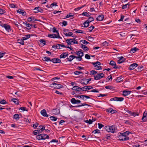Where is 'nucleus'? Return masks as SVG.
I'll return each mask as SVG.
<instances>
[{
  "label": "nucleus",
  "instance_id": "nucleus-12",
  "mask_svg": "<svg viewBox=\"0 0 147 147\" xmlns=\"http://www.w3.org/2000/svg\"><path fill=\"white\" fill-rule=\"evenodd\" d=\"M71 102L73 104H78L81 102L80 100H76L74 98H72L71 100Z\"/></svg>",
  "mask_w": 147,
  "mask_h": 147
},
{
  "label": "nucleus",
  "instance_id": "nucleus-17",
  "mask_svg": "<svg viewBox=\"0 0 147 147\" xmlns=\"http://www.w3.org/2000/svg\"><path fill=\"white\" fill-rule=\"evenodd\" d=\"M23 24H25L27 26V29L28 30H30L31 29V26H33V24H28L27 22H23Z\"/></svg>",
  "mask_w": 147,
  "mask_h": 147
},
{
  "label": "nucleus",
  "instance_id": "nucleus-46",
  "mask_svg": "<svg viewBox=\"0 0 147 147\" xmlns=\"http://www.w3.org/2000/svg\"><path fill=\"white\" fill-rule=\"evenodd\" d=\"M52 121H55L57 120V118L55 117L51 116L50 117Z\"/></svg>",
  "mask_w": 147,
  "mask_h": 147
},
{
  "label": "nucleus",
  "instance_id": "nucleus-11",
  "mask_svg": "<svg viewBox=\"0 0 147 147\" xmlns=\"http://www.w3.org/2000/svg\"><path fill=\"white\" fill-rule=\"evenodd\" d=\"M138 65L136 63H134L131 64L129 66V68L130 70L134 69L136 67H137Z\"/></svg>",
  "mask_w": 147,
  "mask_h": 147
},
{
  "label": "nucleus",
  "instance_id": "nucleus-43",
  "mask_svg": "<svg viewBox=\"0 0 147 147\" xmlns=\"http://www.w3.org/2000/svg\"><path fill=\"white\" fill-rule=\"evenodd\" d=\"M92 133L94 134L96 133H100V131L99 130L97 129H95L92 131Z\"/></svg>",
  "mask_w": 147,
  "mask_h": 147
},
{
  "label": "nucleus",
  "instance_id": "nucleus-55",
  "mask_svg": "<svg viewBox=\"0 0 147 147\" xmlns=\"http://www.w3.org/2000/svg\"><path fill=\"white\" fill-rule=\"evenodd\" d=\"M6 53L5 52L2 53L1 52H0V59Z\"/></svg>",
  "mask_w": 147,
  "mask_h": 147
},
{
  "label": "nucleus",
  "instance_id": "nucleus-42",
  "mask_svg": "<svg viewBox=\"0 0 147 147\" xmlns=\"http://www.w3.org/2000/svg\"><path fill=\"white\" fill-rule=\"evenodd\" d=\"M18 100L16 98H13L11 99V101H13L14 103L16 104L17 105L19 104V102L17 101Z\"/></svg>",
  "mask_w": 147,
  "mask_h": 147
},
{
  "label": "nucleus",
  "instance_id": "nucleus-39",
  "mask_svg": "<svg viewBox=\"0 0 147 147\" xmlns=\"http://www.w3.org/2000/svg\"><path fill=\"white\" fill-rule=\"evenodd\" d=\"M97 73V72L95 70H92L90 71V75H95Z\"/></svg>",
  "mask_w": 147,
  "mask_h": 147
},
{
  "label": "nucleus",
  "instance_id": "nucleus-2",
  "mask_svg": "<svg viewBox=\"0 0 147 147\" xmlns=\"http://www.w3.org/2000/svg\"><path fill=\"white\" fill-rule=\"evenodd\" d=\"M36 138L37 139L40 140H45L46 139H49V137L48 135H47L45 134H38L36 136Z\"/></svg>",
  "mask_w": 147,
  "mask_h": 147
},
{
  "label": "nucleus",
  "instance_id": "nucleus-27",
  "mask_svg": "<svg viewBox=\"0 0 147 147\" xmlns=\"http://www.w3.org/2000/svg\"><path fill=\"white\" fill-rule=\"evenodd\" d=\"M87 80L86 78L82 79L81 81V83L82 84L87 85L88 84Z\"/></svg>",
  "mask_w": 147,
  "mask_h": 147
},
{
  "label": "nucleus",
  "instance_id": "nucleus-6",
  "mask_svg": "<svg viewBox=\"0 0 147 147\" xmlns=\"http://www.w3.org/2000/svg\"><path fill=\"white\" fill-rule=\"evenodd\" d=\"M104 74L103 73L98 74L94 76L95 80H98L104 77Z\"/></svg>",
  "mask_w": 147,
  "mask_h": 147
},
{
  "label": "nucleus",
  "instance_id": "nucleus-58",
  "mask_svg": "<svg viewBox=\"0 0 147 147\" xmlns=\"http://www.w3.org/2000/svg\"><path fill=\"white\" fill-rule=\"evenodd\" d=\"M87 39H88V40L90 41H92V40H93V39H94V38L92 37H91L90 36H89L88 37Z\"/></svg>",
  "mask_w": 147,
  "mask_h": 147
},
{
  "label": "nucleus",
  "instance_id": "nucleus-35",
  "mask_svg": "<svg viewBox=\"0 0 147 147\" xmlns=\"http://www.w3.org/2000/svg\"><path fill=\"white\" fill-rule=\"evenodd\" d=\"M43 60L45 61H51V60L50 59L49 57H45L43 58Z\"/></svg>",
  "mask_w": 147,
  "mask_h": 147
},
{
  "label": "nucleus",
  "instance_id": "nucleus-3",
  "mask_svg": "<svg viewBox=\"0 0 147 147\" xmlns=\"http://www.w3.org/2000/svg\"><path fill=\"white\" fill-rule=\"evenodd\" d=\"M91 63L95 67V69L98 70L102 69L101 66H100L101 63L97 61L96 62H91Z\"/></svg>",
  "mask_w": 147,
  "mask_h": 147
},
{
  "label": "nucleus",
  "instance_id": "nucleus-48",
  "mask_svg": "<svg viewBox=\"0 0 147 147\" xmlns=\"http://www.w3.org/2000/svg\"><path fill=\"white\" fill-rule=\"evenodd\" d=\"M71 13H69V14H68L66 16V18H68L70 17H73L72 18H73L74 16V14H73V15H71Z\"/></svg>",
  "mask_w": 147,
  "mask_h": 147
},
{
  "label": "nucleus",
  "instance_id": "nucleus-51",
  "mask_svg": "<svg viewBox=\"0 0 147 147\" xmlns=\"http://www.w3.org/2000/svg\"><path fill=\"white\" fill-rule=\"evenodd\" d=\"M80 42H82V44H84L85 45H87L89 43V42L86 41V40H80Z\"/></svg>",
  "mask_w": 147,
  "mask_h": 147
},
{
  "label": "nucleus",
  "instance_id": "nucleus-61",
  "mask_svg": "<svg viewBox=\"0 0 147 147\" xmlns=\"http://www.w3.org/2000/svg\"><path fill=\"white\" fill-rule=\"evenodd\" d=\"M98 128L100 129L104 126V125L101 123H98Z\"/></svg>",
  "mask_w": 147,
  "mask_h": 147
},
{
  "label": "nucleus",
  "instance_id": "nucleus-19",
  "mask_svg": "<svg viewBox=\"0 0 147 147\" xmlns=\"http://www.w3.org/2000/svg\"><path fill=\"white\" fill-rule=\"evenodd\" d=\"M52 112V113L55 115L59 114L60 113L59 110L57 109H53Z\"/></svg>",
  "mask_w": 147,
  "mask_h": 147
},
{
  "label": "nucleus",
  "instance_id": "nucleus-5",
  "mask_svg": "<svg viewBox=\"0 0 147 147\" xmlns=\"http://www.w3.org/2000/svg\"><path fill=\"white\" fill-rule=\"evenodd\" d=\"M72 90H74L75 91H76V92H78V94H81L80 92L82 90V88H80L78 86H74L73 87L71 88Z\"/></svg>",
  "mask_w": 147,
  "mask_h": 147
},
{
  "label": "nucleus",
  "instance_id": "nucleus-53",
  "mask_svg": "<svg viewBox=\"0 0 147 147\" xmlns=\"http://www.w3.org/2000/svg\"><path fill=\"white\" fill-rule=\"evenodd\" d=\"M85 105L88 106V104H85V103H83V104L81 103V105H79L78 106H76L75 107H81L82 106H84Z\"/></svg>",
  "mask_w": 147,
  "mask_h": 147
},
{
  "label": "nucleus",
  "instance_id": "nucleus-25",
  "mask_svg": "<svg viewBox=\"0 0 147 147\" xmlns=\"http://www.w3.org/2000/svg\"><path fill=\"white\" fill-rule=\"evenodd\" d=\"M75 56L74 55H72L69 56L68 58H67L66 59L69 61H71L74 58H75Z\"/></svg>",
  "mask_w": 147,
  "mask_h": 147
},
{
  "label": "nucleus",
  "instance_id": "nucleus-40",
  "mask_svg": "<svg viewBox=\"0 0 147 147\" xmlns=\"http://www.w3.org/2000/svg\"><path fill=\"white\" fill-rule=\"evenodd\" d=\"M24 40H23V38L21 40L19 39L18 41H19V42H18L20 43L22 45H24Z\"/></svg>",
  "mask_w": 147,
  "mask_h": 147
},
{
  "label": "nucleus",
  "instance_id": "nucleus-31",
  "mask_svg": "<svg viewBox=\"0 0 147 147\" xmlns=\"http://www.w3.org/2000/svg\"><path fill=\"white\" fill-rule=\"evenodd\" d=\"M111 135L110 134H106V137L104 138L103 140L107 141V140H110L111 138H110Z\"/></svg>",
  "mask_w": 147,
  "mask_h": 147
},
{
  "label": "nucleus",
  "instance_id": "nucleus-18",
  "mask_svg": "<svg viewBox=\"0 0 147 147\" xmlns=\"http://www.w3.org/2000/svg\"><path fill=\"white\" fill-rule=\"evenodd\" d=\"M51 61L53 62L54 63H60L61 62V60L57 58H53L51 60Z\"/></svg>",
  "mask_w": 147,
  "mask_h": 147
},
{
  "label": "nucleus",
  "instance_id": "nucleus-57",
  "mask_svg": "<svg viewBox=\"0 0 147 147\" xmlns=\"http://www.w3.org/2000/svg\"><path fill=\"white\" fill-rule=\"evenodd\" d=\"M82 73V72L80 71H76L74 72V74L76 75H78L79 74Z\"/></svg>",
  "mask_w": 147,
  "mask_h": 147
},
{
  "label": "nucleus",
  "instance_id": "nucleus-9",
  "mask_svg": "<svg viewBox=\"0 0 147 147\" xmlns=\"http://www.w3.org/2000/svg\"><path fill=\"white\" fill-rule=\"evenodd\" d=\"M3 27L8 32H9V30H11L10 26L7 24H3Z\"/></svg>",
  "mask_w": 147,
  "mask_h": 147
},
{
  "label": "nucleus",
  "instance_id": "nucleus-45",
  "mask_svg": "<svg viewBox=\"0 0 147 147\" xmlns=\"http://www.w3.org/2000/svg\"><path fill=\"white\" fill-rule=\"evenodd\" d=\"M85 6V5H82V6L81 7H78L74 9V10L75 11H78V10H80V9L81 8H82L84 7Z\"/></svg>",
  "mask_w": 147,
  "mask_h": 147
},
{
  "label": "nucleus",
  "instance_id": "nucleus-38",
  "mask_svg": "<svg viewBox=\"0 0 147 147\" xmlns=\"http://www.w3.org/2000/svg\"><path fill=\"white\" fill-rule=\"evenodd\" d=\"M30 35L29 34H28L25 35V37H22V38H23V40H26L27 39H28V38H30Z\"/></svg>",
  "mask_w": 147,
  "mask_h": 147
},
{
  "label": "nucleus",
  "instance_id": "nucleus-52",
  "mask_svg": "<svg viewBox=\"0 0 147 147\" xmlns=\"http://www.w3.org/2000/svg\"><path fill=\"white\" fill-rule=\"evenodd\" d=\"M129 5V3H128L127 4H126L125 5H123L122 6V8L123 9H126L127 8V5Z\"/></svg>",
  "mask_w": 147,
  "mask_h": 147
},
{
  "label": "nucleus",
  "instance_id": "nucleus-36",
  "mask_svg": "<svg viewBox=\"0 0 147 147\" xmlns=\"http://www.w3.org/2000/svg\"><path fill=\"white\" fill-rule=\"evenodd\" d=\"M57 33V35H56L55 34H53L54 38H59L60 39H62V38L59 36V33Z\"/></svg>",
  "mask_w": 147,
  "mask_h": 147
},
{
  "label": "nucleus",
  "instance_id": "nucleus-4",
  "mask_svg": "<svg viewBox=\"0 0 147 147\" xmlns=\"http://www.w3.org/2000/svg\"><path fill=\"white\" fill-rule=\"evenodd\" d=\"M50 86L52 88L56 89H59L63 87L62 85L55 83H52L50 85Z\"/></svg>",
  "mask_w": 147,
  "mask_h": 147
},
{
  "label": "nucleus",
  "instance_id": "nucleus-10",
  "mask_svg": "<svg viewBox=\"0 0 147 147\" xmlns=\"http://www.w3.org/2000/svg\"><path fill=\"white\" fill-rule=\"evenodd\" d=\"M93 88L91 86H85L84 87L82 88V91H86Z\"/></svg>",
  "mask_w": 147,
  "mask_h": 147
},
{
  "label": "nucleus",
  "instance_id": "nucleus-20",
  "mask_svg": "<svg viewBox=\"0 0 147 147\" xmlns=\"http://www.w3.org/2000/svg\"><path fill=\"white\" fill-rule=\"evenodd\" d=\"M142 119L145 121V120H147V111H145L143 113V117H142Z\"/></svg>",
  "mask_w": 147,
  "mask_h": 147
},
{
  "label": "nucleus",
  "instance_id": "nucleus-14",
  "mask_svg": "<svg viewBox=\"0 0 147 147\" xmlns=\"http://www.w3.org/2000/svg\"><path fill=\"white\" fill-rule=\"evenodd\" d=\"M40 113L44 117H47L49 116L46 112V110L45 109H43L41 111Z\"/></svg>",
  "mask_w": 147,
  "mask_h": 147
},
{
  "label": "nucleus",
  "instance_id": "nucleus-56",
  "mask_svg": "<svg viewBox=\"0 0 147 147\" xmlns=\"http://www.w3.org/2000/svg\"><path fill=\"white\" fill-rule=\"evenodd\" d=\"M94 28V27L93 26H91L89 27L88 28L90 30V32H92L93 29Z\"/></svg>",
  "mask_w": 147,
  "mask_h": 147
},
{
  "label": "nucleus",
  "instance_id": "nucleus-54",
  "mask_svg": "<svg viewBox=\"0 0 147 147\" xmlns=\"http://www.w3.org/2000/svg\"><path fill=\"white\" fill-rule=\"evenodd\" d=\"M105 88L107 89L111 90L113 89V87L111 86H107L105 87Z\"/></svg>",
  "mask_w": 147,
  "mask_h": 147
},
{
  "label": "nucleus",
  "instance_id": "nucleus-26",
  "mask_svg": "<svg viewBox=\"0 0 147 147\" xmlns=\"http://www.w3.org/2000/svg\"><path fill=\"white\" fill-rule=\"evenodd\" d=\"M82 45L81 46V48L82 49L86 51H87L89 50V49L85 45L82 44Z\"/></svg>",
  "mask_w": 147,
  "mask_h": 147
},
{
  "label": "nucleus",
  "instance_id": "nucleus-8",
  "mask_svg": "<svg viewBox=\"0 0 147 147\" xmlns=\"http://www.w3.org/2000/svg\"><path fill=\"white\" fill-rule=\"evenodd\" d=\"M75 38L67 39L65 41L68 45H73L74 44V40H75Z\"/></svg>",
  "mask_w": 147,
  "mask_h": 147
},
{
  "label": "nucleus",
  "instance_id": "nucleus-15",
  "mask_svg": "<svg viewBox=\"0 0 147 147\" xmlns=\"http://www.w3.org/2000/svg\"><path fill=\"white\" fill-rule=\"evenodd\" d=\"M68 54L67 53L65 52L63 53L60 56V58H65L66 57H68Z\"/></svg>",
  "mask_w": 147,
  "mask_h": 147
},
{
  "label": "nucleus",
  "instance_id": "nucleus-41",
  "mask_svg": "<svg viewBox=\"0 0 147 147\" xmlns=\"http://www.w3.org/2000/svg\"><path fill=\"white\" fill-rule=\"evenodd\" d=\"M94 20V19L92 17H89L88 20H87L90 23Z\"/></svg>",
  "mask_w": 147,
  "mask_h": 147
},
{
  "label": "nucleus",
  "instance_id": "nucleus-24",
  "mask_svg": "<svg viewBox=\"0 0 147 147\" xmlns=\"http://www.w3.org/2000/svg\"><path fill=\"white\" fill-rule=\"evenodd\" d=\"M17 12L18 13H19L20 14H21L23 16H25L26 15V13L24 10H22L21 9H19L17 11Z\"/></svg>",
  "mask_w": 147,
  "mask_h": 147
},
{
  "label": "nucleus",
  "instance_id": "nucleus-21",
  "mask_svg": "<svg viewBox=\"0 0 147 147\" xmlns=\"http://www.w3.org/2000/svg\"><path fill=\"white\" fill-rule=\"evenodd\" d=\"M104 16L102 14L99 15L96 18V20L99 21H102L104 18Z\"/></svg>",
  "mask_w": 147,
  "mask_h": 147
},
{
  "label": "nucleus",
  "instance_id": "nucleus-49",
  "mask_svg": "<svg viewBox=\"0 0 147 147\" xmlns=\"http://www.w3.org/2000/svg\"><path fill=\"white\" fill-rule=\"evenodd\" d=\"M20 109L22 110L23 111H28V109H26V107H21Z\"/></svg>",
  "mask_w": 147,
  "mask_h": 147
},
{
  "label": "nucleus",
  "instance_id": "nucleus-28",
  "mask_svg": "<svg viewBox=\"0 0 147 147\" xmlns=\"http://www.w3.org/2000/svg\"><path fill=\"white\" fill-rule=\"evenodd\" d=\"M80 51H78V52H76V54L78 56H83L84 55V53L83 52H82V50L81 49H80Z\"/></svg>",
  "mask_w": 147,
  "mask_h": 147
},
{
  "label": "nucleus",
  "instance_id": "nucleus-30",
  "mask_svg": "<svg viewBox=\"0 0 147 147\" xmlns=\"http://www.w3.org/2000/svg\"><path fill=\"white\" fill-rule=\"evenodd\" d=\"M130 133L129 131H127L123 133H120V134L127 137H128L127 136L129 135Z\"/></svg>",
  "mask_w": 147,
  "mask_h": 147
},
{
  "label": "nucleus",
  "instance_id": "nucleus-44",
  "mask_svg": "<svg viewBox=\"0 0 147 147\" xmlns=\"http://www.w3.org/2000/svg\"><path fill=\"white\" fill-rule=\"evenodd\" d=\"M89 12H85L82 13V15L83 16H86V17H89L90 16L89 14Z\"/></svg>",
  "mask_w": 147,
  "mask_h": 147
},
{
  "label": "nucleus",
  "instance_id": "nucleus-63",
  "mask_svg": "<svg viewBox=\"0 0 147 147\" xmlns=\"http://www.w3.org/2000/svg\"><path fill=\"white\" fill-rule=\"evenodd\" d=\"M143 68V66H138V71H140L142 70V69Z\"/></svg>",
  "mask_w": 147,
  "mask_h": 147
},
{
  "label": "nucleus",
  "instance_id": "nucleus-47",
  "mask_svg": "<svg viewBox=\"0 0 147 147\" xmlns=\"http://www.w3.org/2000/svg\"><path fill=\"white\" fill-rule=\"evenodd\" d=\"M113 109L112 108H109L106 110V111L107 112H109L111 113L113 112Z\"/></svg>",
  "mask_w": 147,
  "mask_h": 147
},
{
  "label": "nucleus",
  "instance_id": "nucleus-16",
  "mask_svg": "<svg viewBox=\"0 0 147 147\" xmlns=\"http://www.w3.org/2000/svg\"><path fill=\"white\" fill-rule=\"evenodd\" d=\"M27 20L28 22L32 21L33 22L35 21H40L39 20L36 19L34 18V17L32 16L28 18Z\"/></svg>",
  "mask_w": 147,
  "mask_h": 147
},
{
  "label": "nucleus",
  "instance_id": "nucleus-37",
  "mask_svg": "<svg viewBox=\"0 0 147 147\" xmlns=\"http://www.w3.org/2000/svg\"><path fill=\"white\" fill-rule=\"evenodd\" d=\"M109 64L114 67L116 65V63L113 60H112L110 61Z\"/></svg>",
  "mask_w": 147,
  "mask_h": 147
},
{
  "label": "nucleus",
  "instance_id": "nucleus-64",
  "mask_svg": "<svg viewBox=\"0 0 147 147\" xmlns=\"http://www.w3.org/2000/svg\"><path fill=\"white\" fill-rule=\"evenodd\" d=\"M6 103V101L4 100H3L0 102V104H5Z\"/></svg>",
  "mask_w": 147,
  "mask_h": 147
},
{
  "label": "nucleus",
  "instance_id": "nucleus-1",
  "mask_svg": "<svg viewBox=\"0 0 147 147\" xmlns=\"http://www.w3.org/2000/svg\"><path fill=\"white\" fill-rule=\"evenodd\" d=\"M106 130L108 132L114 133L117 130V128L115 125H113L111 126H105V127Z\"/></svg>",
  "mask_w": 147,
  "mask_h": 147
},
{
  "label": "nucleus",
  "instance_id": "nucleus-29",
  "mask_svg": "<svg viewBox=\"0 0 147 147\" xmlns=\"http://www.w3.org/2000/svg\"><path fill=\"white\" fill-rule=\"evenodd\" d=\"M64 34L66 36H71L72 37H74V36H73V33L72 32H65L64 33Z\"/></svg>",
  "mask_w": 147,
  "mask_h": 147
},
{
  "label": "nucleus",
  "instance_id": "nucleus-34",
  "mask_svg": "<svg viewBox=\"0 0 147 147\" xmlns=\"http://www.w3.org/2000/svg\"><path fill=\"white\" fill-rule=\"evenodd\" d=\"M13 118L16 120H18L19 119V116L18 114H15L13 115Z\"/></svg>",
  "mask_w": 147,
  "mask_h": 147
},
{
  "label": "nucleus",
  "instance_id": "nucleus-33",
  "mask_svg": "<svg viewBox=\"0 0 147 147\" xmlns=\"http://www.w3.org/2000/svg\"><path fill=\"white\" fill-rule=\"evenodd\" d=\"M139 49L136 48L134 47L133 49H132L130 51V53H133L136 52Z\"/></svg>",
  "mask_w": 147,
  "mask_h": 147
},
{
  "label": "nucleus",
  "instance_id": "nucleus-13",
  "mask_svg": "<svg viewBox=\"0 0 147 147\" xmlns=\"http://www.w3.org/2000/svg\"><path fill=\"white\" fill-rule=\"evenodd\" d=\"M119 59L117 61L118 63H121L124 62L125 60V59L123 56H121L118 58Z\"/></svg>",
  "mask_w": 147,
  "mask_h": 147
},
{
  "label": "nucleus",
  "instance_id": "nucleus-62",
  "mask_svg": "<svg viewBox=\"0 0 147 147\" xmlns=\"http://www.w3.org/2000/svg\"><path fill=\"white\" fill-rule=\"evenodd\" d=\"M53 32H56V33H59L58 31L56 30V28L55 27H53Z\"/></svg>",
  "mask_w": 147,
  "mask_h": 147
},
{
  "label": "nucleus",
  "instance_id": "nucleus-50",
  "mask_svg": "<svg viewBox=\"0 0 147 147\" xmlns=\"http://www.w3.org/2000/svg\"><path fill=\"white\" fill-rule=\"evenodd\" d=\"M6 11L4 9L0 8V14H3Z\"/></svg>",
  "mask_w": 147,
  "mask_h": 147
},
{
  "label": "nucleus",
  "instance_id": "nucleus-32",
  "mask_svg": "<svg viewBox=\"0 0 147 147\" xmlns=\"http://www.w3.org/2000/svg\"><path fill=\"white\" fill-rule=\"evenodd\" d=\"M89 23H90L87 20H86L85 22H84L83 23V25H84L83 27L85 28L88 27L89 25Z\"/></svg>",
  "mask_w": 147,
  "mask_h": 147
},
{
  "label": "nucleus",
  "instance_id": "nucleus-59",
  "mask_svg": "<svg viewBox=\"0 0 147 147\" xmlns=\"http://www.w3.org/2000/svg\"><path fill=\"white\" fill-rule=\"evenodd\" d=\"M121 77H118L117 78V79L116 80L117 81V82H120L122 81V80H121Z\"/></svg>",
  "mask_w": 147,
  "mask_h": 147
},
{
  "label": "nucleus",
  "instance_id": "nucleus-60",
  "mask_svg": "<svg viewBox=\"0 0 147 147\" xmlns=\"http://www.w3.org/2000/svg\"><path fill=\"white\" fill-rule=\"evenodd\" d=\"M85 58L87 59H90V56L88 54H86L85 56Z\"/></svg>",
  "mask_w": 147,
  "mask_h": 147
},
{
  "label": "nucleus",
  "instance_id": "nucleus-7",
  "mask_svg": "<svg viewBox=\"0 0 147 147\" xmlns=\"http://www.w3.org/2000/svg\"><path fill=\"white\" fill-rule=\"evenodd\" d=\"M117 138L119 139V140H120L127 141L129 140V137H125L121 134L118 135L117 136Z\"/></svg>",
  "mask_w": 147,
  "mask_h": 147
},
{
  "label": "nucleus",
  "instance_id": "nucleus-23",
  "mask_svg": "<svg viewBox=\"0 0 147 147\" xmlns=\"http://www.w3.org/2000/svg\"><path fill=\"white\" fill-rule=\"evenodd\" d=\"M131 92L130 91L124 90L123 91V94L124 96H126L129 94Z\"/></svg>",
  "mask_w": 147,
  "mask_h": 147
},
{
  "label": "nucleus",
  "instance_id": "nucleus-22",
  "mask_svg": "<svg viewBox=\"0 0 147 147\" xmlns=\"http://www.w3.org/2000/svg\"><path fill=\"white\" fill-rule=\"evenodd\" d=\"M39 42H40L39 44L41 46H43V45H46V42L44 39H40L39 40Z\"/></svg>",
  "mask_w": 147,
  "mask_h": 147
}]
</instances>
